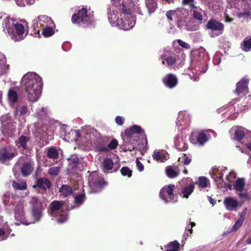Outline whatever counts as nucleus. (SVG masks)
<instances>
[{
  "mask_svg": "<svg viewBox=\"0 0 251 251\" xmlns=\"http://www.w3.org/2000/svg\"><path fill=\"white\" fill-rule=\"evenodd\" d=\"M22 81L28 100L36 101L39 98L42 88L41 77L34 73H27L23 77Z\"/></svg>",
  "mask_w": 251,
  "mask_h": 251,
  "instance_id": "1",
  "label": "nucleus"
},
{
  "mask_svg": "<svg viewBox=\"0 0 251 251\" xmlns=\"http://www.w3.org/2000/svg\"><path fill=\"white\" fill-rule=\"evenodd\" d=\"M119 10L121 13L118 24L117 26L125 30H128L132 29L135 25V21L132 16V11L130 8H127L126 5L122 3L119 5Z\"/></svg>",
  "mask_w": 251,
  "mask_h": 251,
  "instance_id": "2",
  "label": "nucleus"
},
{
  "mask_svg": "<svg viewBox=\"0 0 251 251\" xmlns=\"http://www.w3.org/2000/svg\"><path fill=\"white\" fill-rule=\"evenodd\" d=\"M9 19H6L5 20V27L7 30V32L11 35V38L15 41H20L24 39L26 36V34L24 35L25 29L24 26L22 24L16 23L12 24L16 30V32L13 31L10 27L8 25L9 23Z\"/></svg>",
  "mask_w": 251,
  "mask_h": 251,
  "instance_id": "3",
  "label": "nucleus"
},
{
  "mask_svg": "<svg viewBox=\"0 0 251 251\" xmlns=\"http://www.w3.org/2000/svg\"><path fill=\"white\" fill-rule=\"evenodd\" d=\"M73 24H78L82 23L86 25L91 24L92 20L88 15L87 9L82 8L79 10L76 13L73 15L71 18Z\"/></svg>",
  "mask_w": 251,
  "mask_h": 251,
  "instance_id": "4",
  "label": "nucleus"
},
{
  "mask_svg": "<svg viewBox=\"0 0 251 251\" xmlns=\"http://www.w3.org/2000/svg\"><path fill=\"white\" fill-rule=\"evenodd\" d=\"M175 188L174 184L165 185L160 190L159 195L160 198L165 202H176L177 200L175 199V195L174 190Z\"/></svg>",
  "mask_w": 251,
  "mask_h": 251,
  "instance_id": "5",
  "label": "nucleus"
},
{
  "mask_svg": "<svg viewBox=\"0 0 251 251\" xmlns=\"http://www.w3.org/2000/svg\"><path fill=\"white\" fill-rule=\"evenodd\" d=\"M17 154V151L12 146H5L0 149V162L4 163L12 160Z\"/></svg>",
  "mask_w": 251,
  "mask_h": 251,
  "instance_id": "6",
  "label": "nucleus"
},
{
  "mask_svg": "<svg viewBox=\"0 0 251 251\" xmlns=\"http://www.w3.org/2000/svg\"><path fill=\"white\" fill-rule=\"evenodd\" d=\"M205 28L207 29L211 30V36L215 37L223 33L224 29V25L222 23L215 19H210L207 22Z\"/></svg>",
  "mask_w": 251,
  "mask_h": 251,
  "instance_id": "7",
  "label": "nucleus"
},
{
  "mask_svg": "<svg viewBox=\"0 0 251 251\" xmlns=\"http://www.w3.org/2000/svg\"><path fill=\"white\" fill-rule=\"evenodd\" d=\"M15 124V123L7 117L1 122L0 130L4 136L12 137L14 135L16 131Z\"/></svg>",
  "mask_w": 251,
  "mask_h": 251,
  "instance_id": "8",
  "label": "nucleus"
},
{
  "mask_svg": "<svg viewBox=\"0 0 251 251\" xmlns=\"http://www.w3.org/2000/svg\"><path fill=\"white\" fill-rule=\"evenodd\" d=\"M206 132L207 131L201 130L198 133H192L190 137V142L193 144L203 145L208 140Z\"/></svg>",
  "mask_w": 251,
  "mask_h": 251,
  "instance_id": "9",
  "label": "nucleus"
},
{
  "mask_svg": "<svg viewBox=\"0 0 251 251\" xmlns=\"http://www.w3.org/2000/svg\"><path fill=\"white\" fill-rule=\"evenodd\" d=\"M52 184L50 180L46 177H40L36 180V184L33 185L34 189L38 188L42 191L41 194L47 192V190L51 187Z\"/></svg>",
  "mask_w": 251,
  "mask_h": 251,
  "instance_id": "10",
  "label": "nucleus"
},
{
  "mask_svg": "<svg viewBox=\"0 0 251 251\" xmlns=\"http://www.w3.org/2000/svg\"><path fill=\"white\" fill-rule=\"evenodd\" d=\"M162 82L165 86L170 89H173L177 85L178 79L175 75L170 73L162 78Z\"/></svg>",
  "mask_w": 251,
  "mask_h": 251,
  "instance_id": "11",
  "label": "nucleus"
},
{
  "mask_svg": "<svg viewBox=\"0 0 251 251\" xmlns=\"http://www.w3.org/2000/svg\"><path fill=\"white\" fill-rule=\"evenodd\" d=\"M224 204L228 210L231 211H236L237 208L241 206L237 200L231 197H226L224 199Z\"/></svg>",
  "mask_w": 251,
  "mask_h": 251,
  "instance_id": "12",
  "label": "nucleus"
},
{
  "mask_svg": "<svg viewBox=\"0 0 251 251\" xmlns=\"http://www.w3.org/2000/svg\"><path fill=\"white\" fill-rule=\"evenodd\" d=\"M33 170V162L30 160L23 163L21 167V173L23 176L26 177L31 174Z\"/></svg>",
  "mask_w": 251,
  "mask_h": 251,
  "instance_id": "13",
  "label": "nucleus"
},
{
  "mask_svg": "<svg viewBox=\"0 0 251 251\" xmlns=\"http://www.w3.org/2000/svg\"><path fill=\"white\" fill-rule=\"evenodd\" d=\"M143 132V135L145 137L146 140H147L146 135L145 134L144 131H143L141 127L139 126L134 125L129 128L126 129L125 131L126 136L130 138L132 137L135 134H139Z\"/></svg>",
  "mask_w": 251,
  "mask_h": 251,
  "instance_id": "14",
  "label": "nucleus"
},
{
  "mask_svg": "<svg viewBox=\"0 0 251 251\" xmlns=\"http://www.w3.org/2000/svg\"><path fill=\"white\" fill-rule=\"evenodd\" d=\"M29 141L30 138L29 137L22 135L15 142L18 149H21L24 151L28 149L27 144Z\"/></svg>",
  "mask_w": 251,
  "mask_h": 251,
  "instance_id": "15",
  "label": "nucleus"
},
{
  "mask_svg": "<svg viewBox=\"0 0 251 251\" xmlns=\"http://www.w3.org/2000/svg\"><path fill=\"white\" fill-rule=\"evenodd\" d=\"M249 81L245 78H242L241 80L237 83L236 88L235 90V93L238 95H240L241 94L247 91L248 90V85Z\"/></svg>",
  "mask_w": 251,
  "mask_h": 251,
  "instance_id": "16",
  "label": "nucleus"
},
{
  "mask_svg": "<svg viewBox=\"0 0 251 251\" xmlns=\"http://www.w3.org/2000/svg\"><path fill=\"white\" fill-rule=\"evenodd\" d=\"M161 60L163 64L165 65L166 61L167 66L172 67L176 63V55L174 54L169 56L163 55L161 56Z\"/></svg>",
  "mask_w": 251,
  "mask_h": 251,
  "instance_id": "17",
  "label": "nucleus"
},
{
  "mask_svg": "<svg viewBox=\"0 0 251 251\" xmlns=\"http://www.w3.org/2000/svg\"><path fill=\"white\" fill-rule=\"evenodd\" d=\"M108 13V19L109 23L113 26H117L118 24L119 19L118 16V14L117 13H114V11H112V13H111V9L110 8L108 9V11L107 12Z\"/></svg>",
  "mask_w": 251,
  "mask_h": 251,
  "instance_id": "18",
  "label": "nucleus"
},
{
  "mask_svg": "<svg viewBox=\"0 0 251 251\" xmlns=\"http://www.w3.org/2000/svg\"><path fill=\"white\" fill-rule=\"evenodd\" d=\"M194 189L195 184L194 182L183 187L181 190V193L183 195V197L185 198H188L194 191Z\"/></svg>",
  "mask_w": 251,
  "mask_h": 251,
  "instance_id": "19",
  "label": "nucleus"
},
{
  "mask_svg": "<svg viewBox=\"0 0 251 251\" xmlns=\"http://www.w3.org/2000/svg\"><path fill=\"white\" fill-rule=\"evenodd\" d=\"M68 161L69 163V169L73 170L77 169L79 162V158L77 156L75 155H72L70 158L68 159Z\"/></svg>",
  "mask_w": 251,
  "mask_h": 251,
  "instance_id": "20",
  "label": "nucleus"
},
{
  "mask_svg": "<svg viewBox=\"0 0 251 251\" xmlns=\"http://www.w3.org/2000/svg\"><path fill=\"white\" fill-rule=\"evenodd\" d=\"M44 207L31 208V215L34 222L40 221L42 216V211Z\"/></svg>",
  "mask_w": 251,
  "mask_h": 251,
  "instance_id": "21",
  "label": "nucleus"
},
{
  "mask_svg": "<svg viewBox=\"0 0 251 251\" xmlns=\"http://www.w3.org/2000/svg\"><path fill=\"white\" fill-rule=\"evenodd\" d=\"M166 174L169 178H175L178 176L179 170L173 166H169L166 168Z\"/></svg>",
  "mask_w": 251,
  "mask_h": 251,
  "instance_id": "22",
  "label": "nucleus"
},
{
  "mask_svg": "<svg viewBox=\"0 0 251 251\" xmlns=\"http://www.w3.org/2000/svg\"><path fill=\"white\" fill-rule=\"evenodd\" d=\"M245 186V180L243 178H238L234 185V189L237 192H241Z\"/></svg>",
  "mask_w": 251,
  "mask_h": 251,
  "instance_id": "23",
  "label": "nucleus"
},
{
  "mask_svg": "<svg viewBox=\"0 0 251 251\" xmlns=\"http://www.w3.org/2000/svg\"><path fill=\"white\" fill-rule=\"evenodd\" d=\"M145 2L149 14L153 13L157 7L156 0H146Z\"/></svg>",
  "mask_w": 251,
  "mask_h": 251,
  "instance_id": "24",
  "label": "nucleus"
},
{
  "mask_svg": "<svg viewBox=\"0 0 251 251\" xmlns=\"http://www.w3.org/2000/svg\"><path fill=\"white\" fill-rule=\"evenodd\" d=\"M64 201H54L50 204V209L52 213H55L62 208L64 204Z\"/></svg>",
  "mask_w": 251,
  "mask_h": 251,
  "instance_id": "25",
  "label": "nucleus"
},
{
  "mask_svg": "<svg viewBox=\"0 0 251 251\" xmlns=\"http://www.w3.org/2000/svg\"><path fill=\"white\" fill-rule=\"evenodd\" d=\"M59 192L64 197H67L73 194V190L71 186L68 185H62L59 189Z\"/></svg>",
  "mask_w": 251,
  "mask_h": 251,
  "instance_id": "26",
  "label": "nucleus"
},
{
  "mask_svg": "<svg viewBox=\"0 0 251 251\" xmlns=\"http://www.w3.org/2000/svg\"><path fill=\"white\" fill-rule=\"evenodd\" d=\"M29 203L31 208L43 207L42 202L35 196L30 197Z\"/></svg>",
  "mask_w": 251,
  "mask_h": 251,
  "instance_id": "27",
  "label": "nucleus"
},
{
  "mask_svg": "<svg viewBox=\"0 0 251 251\" xmlns=\"http://www.w3.org/2000/svg\"><path fill=\"white\" fill-rule=\"evenodd\" d=\"M8 100L9 102L14 104L17 102L18 100V94L13 89L9 90L7 94Z\"/></svg>",
  "mask_w": 251,
  "mask_h": 251,
  "instance_id": "28",
  "label": "nucleus"
},
{
  "mask_svg": "<svg viewBox=\"0 0 251 251\" xmlns=\"http://www.w3.org/2000/svg\"><path fill=\"white\" fill-rule=\"evenodd\" d=\"M47 156L50 159H57L59 156V152L55 148L51 147L48 151Z\"/></svg>",
  "mask_w": 251,
  "mask_h": 251,
  "instance_id": "29",
  "label": "nucleus"
},
{
  "mask_svg": "<svg viewBox=\"0 0 251 251\" xmlns=\"http://www.w3.org/2000/svg\"><path fill=\"white\" fill-rule=\"evenodd\" d=\"M102 165L104 170L109 171L113 168L114 163L111 158H106L103 160Z\"/></svg>",
  "mask_w": 251,
  "mask_h": 251,
  "instance_id": "30",
  "label": "nucleus"
},
{
  "mask_svg": "<svg viewBox=\"0 0 251 251\" xmlns=\"http://www.w3.org/2000/svg\"><path fill=\"white\" fill-rule=\"evenodd\" d=\"M25 217V211L22 207H16L15 209V217L18 220H22Z\"/></svg>",
  "mask_w": 251,
  "mask_h": 251,
  "instance_id": "31",
  "label": "nucleus"
},
{
  "mask_svg": "<svg viewBox=\"0 0 251 251\" xmlns=\"http://www.w3.org/2000/svg\"><path fill=\"white\" fill-rule=\"evenodd\" d=\"M245 220V216L242 214L240 215V217L238 220L235 223L234 225L232 227V231H236L238 230L242 225Z\"/></svg>",
  "mask_w": 251,
  "mask_h": 251,
  "instance_id": "32",
  "label": "nucleus"
},
{
  "mask_svg": "<svg viewBox=\"0 0 251 251\" xmlns=\"http://www.w3.org/2000/svg\"><path fill=\"white\" fill-rule=\"evenodd\" d=\"M27 106L26 105H22L19 108V109L17 106L15 108L14 113L15 116H16L17 115H24L27 113Z\"/></svg>",
  "mask_w": 251,
  "mask_h": 251,
  "instance_id": "33",
  "label": "nucleus"
},
{
  "mask_svg": "<svg viewBox=\"0 0 251 251\" xmlns=\"http://www.w3.org/2000/svg\"><path fill=\"white\" fill-rule=\"evenodd\" d=\"M12 186L15 189L20 190H25L27 188V185L25 182L19 183L14 181L12 183Z\"/></svg>",
  "mask_w": 251,
  "mask_h": 251,
  "instance_id": "34",
  "label": "nucleus"
},
{
  "mask_svg": "<svg viewBox=\"0 0 251 251\" xmlns=\"http://www.w3.org/2000/svg\"><path fill=\"white\" fill-rule=\"evenodd\" d=\"M86 196L85 193L80 194L75 197V203L77 205H80L85 200Z\"/></svg>",
  "mask_w": 251,
  "mask_h": 251,
  "instance_id": "35",
  "label": "nucleus"
},
{
  "mask_svg": "<svg viewBox=\"0 0 251 251\" xmlns=\"http://www.w3.org/2000/svg\"><path fill=\"white\" fill-rule=\"evenodd\" d=\"M245 133L244 130L238 129L235 130L234 134V139L237 141H240L245 136Z\"/></svg>",
  "mask_w": 251,
  "mask_h": 251,
  "instance_id": "36",
  "label": "nucleus"
},
{
  "mask_svg": "<svg viewBox=\"0 0 251 251\" xmlns=\"http://www.w3.org/2000/svg\"><path fill=\"white\" fill-rule=\"evenodd\" d=\"M96 150L100 152H106L109 151L108 146L106 143L103 142L101 144H99L96 145Z\"/></svg>",
  "mask_w": 251,
  "mask_h": 251,
  "instance_id": "37",
  "label": "nucleus"
},
{
  "mask_svg": "<svg viewBox=\"0 0 251 251\" xmlns=\"http://www.w3.org/2000/svg\"><path fill=\"white\" fill-rule=\"evenodd\" d=\"M54 34V31L51 27H47L43 29L42 34L45 37H48L52 36Z\"/></svg>",
  "mask_w": 251,
  "mask_h": 251,
  "instance_id": "38",
  "label": "nucleus"
},
{
  "mask_svg": "<svg viewBox=\"0 0 251 251\" xmlns=\"http://www.w3.org/2000/svg\"><path fill=\"white\" fill-rule=\"evenodd\" d=\"M121 173L122 176L130 177L132 176V171L127 167H123L121 169Z\"/></svg>",
  "mask_w": 251,
  "mask_h": 251,
  "instance_id": "39",
  "label": "nucleus"
},
{
  "mask_svg": "<svg viewBox=\"0 0 251 251\" xmlns=\"http://www.w3.org/2000/svg\"><path fill=\"white\" fill-rule=\"evenodd\" d=\"M197 183L201 188H205L207 186V179L205 176H200Z\"/></svg>",
  "mask_w": 251,
  "mask_h": 251,
  "instance_id": "40",
  "label": "nucleus"
},
{
  "mask_svg": "<svg viewBox=\"0 0 251 251\" xmlns=\"http://www.w3.org/2000/svg\"><path fill=\"white\" fill-rule=\"evenodd\" d=\"M60 172V168L58 167H52L50 168L48 170V173L52 176H56L58 175Z\"/></svg>",
  "mask_w": 251,
  "mask_h": 251,
  "instance_id": "41",
  "label": "nucleus"
},
{
  "mask_svg": "<svg viewBox=\"0 0 251 251\" xmlns=\"http://www.w3.org/2000/svg\"><path fill=\"white\" fill-rule=\"evenodd\" d=\"M245 50L249 51L251 49V38H246L243 42Z\"/></svg>",
  "mask_w": 251,
  "mask_h": 251,
  "instance_id": "42",
  "label": "nucleus"
},
{
  "mask_svg": "<svg viewBox=\"0 0 251 251\" xmlns=\"http://www.w3.org/2000/svg\"><path fill=\"white\" fill-rule=\"evenodd\" d=\"M67 219V214L66 213V212L62 210L61 213L60 215H59V217L57 218V221L58 223H62L65 222Z\"/></svg>",
  "mask_w": 251,
  "mask_h": 251,
  "instance_id": "43",
  "label": "nucleus"
},
{
  "mask_svg": "<svg viewBox=\"0 0 251 251\" xmlns=\"http://www.w3.org/2000/svg\"><path fill=\"white\" fill-rule=\"evenodd\" d=\"M193 16L195 20L199 21L201 23L203 20V17L201 13L196 10L193 11Z\"/></svg>",
  "mask_w": 251,
  "mask_h": 251,
  "instance_id": "44",
  "label": "nucleus"
},
{
  "mask_svg": "<svg viewBox=\"0 0 251 251\" xmlns=\"http://www.w3.org/2000/svg\"><path fill=\"white\" fill-rule=\"evenodd\" d=\"M166 15L168 19L173 21L174 18H176L177 14L175 10H170L167 12Z\"/></svg>",
  "mask_w": 251,
  "mask_h": 251,
  "instance_id": "45",
  "label": "nucleus"
},
{
  "mask_svg": "<svg viewBox=\"0 0 251 251\" xmlns=\"http://www.w3.org/2000/svg\"><path fill=\"white\" fill-rule=\"evenodd\" d=\"M118 145V142L116 139H113L111 140L109 144H108V148L109 151L111 150H114L117 148Z\"/></svg>",
  "mask_w": 251,
  "mask_h": 251,
  "instance_id": "46",
  "label": "nucleus"
},
{
  "mask_svg": "<svg viewBox=\"0 0 251 251\" xmlns=\"http://www.w3.org/2000/svg\"><path fill=\"white\" fill-rule=\"evenodd\" d=\"M194 0H182V3L183 5H188L191 8H197V7L194 3Z\"/></svg>",
  "mask_w": 251,
  "mask_h": 251,
  "instance_id": "47",
  "label": "nucleus"
},
{
  "mask_svg": "<svg viewBox=\"0 0 251 251\" xmlns=\"http://www.w3.org/2000/svg\"><path fill=\"white\" fill-rule=\"evenodd\" d=\"M177 43L180 46L186 49H188L190 48V46L189 44L180 39H178L177 40Z\"/></svg>",
  "mask_w": 251,
  "mask_h": 251,
  "instance_id": "48",
  "label": "nucleus"
},
{
  "mask_svg": "<svg viewBox=\"0 0 251 251\" xmlns=\"http://www.w3.org/2000/svg\"><path fill=\"white\" fill-rule=\"evenodd\" d=\"M136 166L140 172H142L144 171V167L143 164L139 160L138 158H137L136 160Z\"/></svg>",
  "mask_w": 251,
  "mask_h": 251,
  "instance_id": "49",
  "label": "nucleus"
},
{
  "mask_svg": "<svg viewBox=\"0 0 251 251\" xmlns=\"http://www.w3.org/2000/svg\"><path fill=\"white\" fill-rule=\"evenodd\" d=\"M124 118L120 116H118L115 118V122L119 126H122L124 124Z\"/></svg>",
  "mask_w": 251,
  "mask_h": 251,
  "instance_id": "50",
  "label": "nucleus"
},
{
  "mask_svg": "<svg viewBox=\"0 0 251 251\" xmlns=\"http://www.w3.org/2000/svg\"><path fill=\"white\" fill-rule=\"evenodd\" d=\"M205 53L204 52H199V65H203L204 63H205V61L203 60H202V59L201 58V56H202V58L204 56H205Z\"/></svg>",
  "mask_w": 251,
  "mask_h": 251,
  "instance_id": "51",
  "label": "nucleus"
},
{
  "mask_svg": "<svg viewBox=\"0 0 251 251\" xmlns=\"http://www.w3.org/2000/svg\"><path fill=\"white\" fill-rule=\"evenodd\" d=\"M154 159L156 160H160L162 159V156L161 153L159 151H154L152 155Z\"/></svg>",
  "mask_w": 251,
  "mask_h": 251,
  "instance_id": "52",
  "label": "nucleus"
},
{
  "mask_svg": "<svg viewBox=\"0 0 251 251\" xmlns=\"http://www.w3.org/2000/svg\"><path fill=\"white\" fill-rule=\"evenodd\" d=\"M183 157L184 159V161H183L184 165H187L189 164L190 163V162H191V159H189L188 158V156L187 155V154H184Z\"/></svg>",
  "mask_w": 251,
  "mask_h": 251,
  "instance_id": "53",
  "label": "nucleus"
},
{
  "mask_svg": "<svg viewBox=\"0 0 251 251\" xmlns=\"http://www.w3.org/2000/svg\"><path fill=\"white\" fill-rule=\"evenodd\" d=\"M106 184V182L104 180V179H100L97 182V185H98L100 188H102Z\"/></svg>",
  "mask_w": 251,
  "mask_h": 251,
  "instance_id": "54",
  "label": "nucleus"
},
{
  "mask_svg": "<svg viewBox=\"0 0 251 251\" xmlns=\"http://www.w3.org/2000/svg\"><path fill=\"white\" fill-rule=\"evenodd\" d=\"M223 176L224 174L222 172H220L219 173L218 176L216 177V179H217V180H220L219 183L223 182Z\"/></svg>",
  "mask_w": 251,
  "mask_h": 251,
  "instance_id": "55",
  "label": "nucleus"
},
{
  "mask_svg": "<svg viewBox=\"0 0 251 251\" xmlns=\"http://www.w3.org/2000/svg\"><path fill=\"white\" fill-rule=\"evenodd\" d=\"M112 4L114 5L115 7H118V8H119V5L121 4H120V0H111Z\"/></svg>",
  "mask_w": 251,
  "mask_h": 251,
  "instance_id": "56",
  "label": "nucleus"
},
{
  "mask_svg": "<svg viewBox=\"0 0 251 251\" xmlns=\"http://www.w3.org/2000/svg\"><path fill=\"white\" fill-rule=\"evenodd\" d=\"M238 196L241 199H247L248 194L246 193L239 192L237 194Z\"/></svg>",
  "mask_w": 251,
  "mask_h": 251,
  "instance_id": "57",
  "label": "nucleus"
},
{
  "mask_svg": "<svg viewBox=\"0 0 251 251\" xmlns=\"http://www.w3.org/2000/svg\"><path fill=\"white\" fill-rule=\"evenodd\" d=\"M251 12L248 11L246 12H243L240 14V16H243V17H249L251 15Z\"/></svg>",
  "mask_w": 251,
  "mask_h": 251,
  "instance_id": "58",
  "label": "nucleus"
},
{
  "mask_svg": "<svg viewBox=\"0 0 251 251\" xmlns=\"http://www.w3.org/2000/svg\"><path fill=\"white\" fill-rule=\"evenodd\" d=\"M209 202L214 205L216 203V201L212 199L211 197H208Z\"/></svg>",
  "mask_w": 251,
  "mask_h": 251,
  "instance_id": "59",
  "label": "nucleus"
},
{
  "mask_svg": "<svg viewBox=\"0 0 251 251\" xmlns=\"http://www.w3.org/2000/svg\"><path fill=\"white\" fill-rule=\"evenodd\" d=\"M193 232V229L192 228H191L189 226H188V230L187 232H185V233L187 234V236L190 235Z\"/></svg>",
  "mask_w": 251,
  "mask_h": 251,
  "instance_id": "60",
  "label": "nucleus"
},
{
  "mask_svg": "<svg viewBox=\"0 0 251 251\" xmlns=\"http://www.w3.org/2000/svg\"><path fill=\"white\" fill-rule=\"evenodd\" d=\"M230 176H232L233 178H235V175L234 174L230 173L229 176H226V179L227 180H228V181H231V180L229 179V177Z\"/></svg>",
  "mask_w": 251,
  "mask_h": 251,
  "instance_id": "61",
  "label": "nucleus"
},
{
  "mask_svg": "<svg viewBox=\"0 0 251 251\" xmlns=\"http://www.w3.org/2000/svg\"><path fill=\"white\" fill-rule=\"evenodd\" d=\"M179 136L178 135H177L176 137V141H175V144L177 146L178 145V143H179Z\"/></svg>",
  "mask_w": 251,
  "mask_h": 251,
  "instance_id": "62",
  "label": "nucleus"
},
{
  "mask_svg": "<svg viewBox=\"0 0 251 251\" xmlns=\"http://www.w3.org/2000/svg\"><path fill=\"white\" fill-rule=\"evenodd\" d=\"M5 233V232L4 229L0 228V236L4 235Z\"/></svg>",
  "mask_w": 251,
  "mask_h": 251,
  "instance_id": "63",
  "label": "nucleus"
},
{
  "mask_svg": "<svg viewBox=\"0 0 251 251\" xmlns=\"http://www.w3.org/2000/svg\"><path fill=\"white\" fill-rule=\"evenodd\" d=\"M225 187H227L229 190H232V185L231 184L228 183L226 184V183H225Z\"/></svg>",
  "mask_w": 251,
  "mask_h": 251,
  "instance_id": "64",
  "label": "nucleus"
}]
</instances>
